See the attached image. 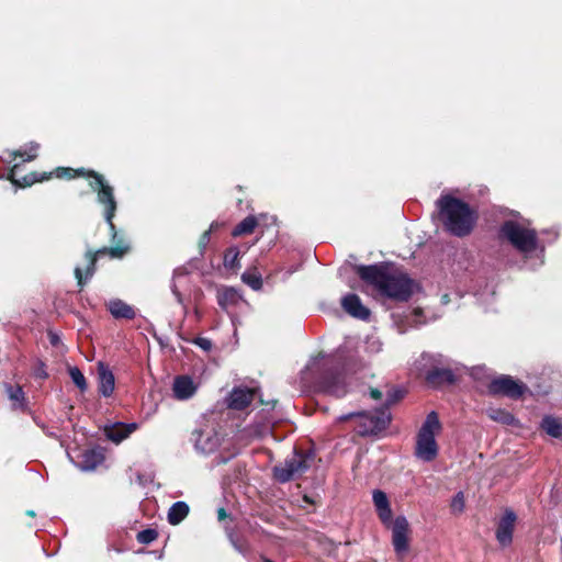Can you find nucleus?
Listing matches in <instances>:
<instances>
[{
    "instance_id": "obj_38",
    "label": "nucleus",
    "mask_w": 562,
    "mask_h": 562,
    "mask_svg": "<svg viewBox=\"0 0 562 562\" xmlns=\"http://www.w3.org/2000/svg\"><path fill=\"white\" fill-rule=\"evenodd\" d=\"M233 547L241 554L246 555L250 552V544L243 538H234L231 536Z\"/></svg>"
},
{
    "instance_id": "obj_45",
    "label": "nucleus",
    "mask_w": 562,
    "mask_h": 562,
    "mask_svg": "<svg viewBox=\"0 0 562 562\" xmlns=\"http://www.w3.org/2000/svg\"><path fill=\"white\" fill-rule=\"evenodd\" d=\"M370 396L373 398V400H380L382 398V392L378 389H371L370 390Z\"/></svg>"
},
{
    "instance_id": "obj_3",
    "label": "nucleus",
    "mask_w": 562,
    "mask_h": 562,
    "mask_svg": "<svg viewBox=\"0 0 562 562\" xmlns=\"http://www.w3.org/2000/svg\"><path fill=\"white\" fill-rule=\"evenodd\" d=\"M52 172L53 176L59 179L87 178L89 187L97 193V201L104 209L103 215L108 225L114 231L113 218L117 210V202L114 196L113 187L109 184L103 175L92 169H74L70 167H57Z\"/></svg>"
},
{
    "instance_id": "obj_19",
    "label": "nucleus",
    "mask_w": 562,
    "mask_h": 562,
    "mask_svg": "<svg viewBox=\"0 0 562 562\" xmlns=\"http://www.w3.org/2000/svg\"><path fill=\"white\" fill-rule=\"evenodd\" d=\"M372 499L379 519L384 526L389 527L392 522V509L387 495L381 490H374Z\"/></svg>"
},
{
    "instance_id": "obj_13",
    "label": "nucleus",
    "mask_w": 562,
    "mask_h": 562,
    "mask_svg": "<svg viewBox=\"0 0 562 562\" xmlns=\"http://www.w3.org/2000/svg\"><path fill=\"white\" fill-rule=\"evenodd\" d=\"M517 521V515L512 508H505L503 516L496 525L495 537L502 547H508L513 542V535Z\"/></svg>"
},
{
    "instance_id": "obj_34",
    "label": "nucleus",
    "mask_w": 562,
    "mask_h": 562,
    "mask_svg": "<svg viewBox=\"0 0 562 562\" xmlns=\"http://www.w3.org/2000/svg\"><path fill=\"white\" fill-rule=\"evenodd\" d=\"M241 280L244 283L249 285L252 290H260L262 288V278L261 274L257 272H244L241 276Z\"/></svg>"
},
{
    "instance_id": "obj_26",
    "label": "nucleus",
    "mask_w": 562,
    "mask_h": 562,
    "mask_svg": "<svg viewBox=\"0 0 562 562\" xmlns=\"http://www.w3.org/2000/svg\"><path fill=\"white\" fill-rule=\"evenodd\" d=\"M487 416L492 420L506 426H515L518 424L517 418L505 408H490L487 411Z\"/></svg>"
},
{
    "instance_id": "obj_40",
    "label": "nucleus",
    "mask_w": 562,
    "mask_h": 562,
    "mask_svg": "<svg viewBox=\"0 0 562 562\" xmlns=\"http://www.w3.org/2000/svg\"><path fill=\"white\" fill-rule=\"evenodd\" d=\"M33 375L36 379H42V380H45L48 378V373L46 371V364L43 361L38 360L36 362V364L33 368Z\"/></svg>"
},
{
    "instance_id": "obj_23",
    "label": "nucleus",
    "mask_w": 562,
    "mask_h": 562,
    "mask_svg": "<svg viewBox=\"0 0 562 562\" xmlns=\"http://www.w3.org/2000/svg\"><path fill=\"white\" fill-rule=\"evenodd\" d=\"M104 461V456L100 450L87 449L81 454L80 467L82 470H94Z\"/></svg>"
},
{
    "instance_id": "obj_4",
    "label": "nucleus",
    "mask_w": 562,
    "mask_h": 562,
    "mask_svg": "<svg viewBox=\"0 0 562 562\" xmlns=\"http://www.w3.org/2000/svg\"><path fill=\"white\" fill-rule=\"evenodd\" d=\"M110 232H111V241L113 246L111 247H101L97 250H87L85 254V258L88 261V265L85 270V274L82 272V269L80 267H76L74 270L75 278L77 280V284L79 285L80 290L83 289V286L87 284L88 280L93 277V274L97 271V262L100 257L109 256L112 259H121L126 254L131 251L130 244L122 237L119 236V233L116 231V226L114 225V231L109 225Z\"/></svg>"
},
{
    "instance_id": "obj_9",
    "label": "nucleus",
    "mask_w": 562,
    "mask_h": 562,
    "mask_svg": "<svg viewBox=\"0 0 562 562\" xmlns=\"http://www.w3.org/2000/svg\"><path fill=\"white\" fill-rule=\"evenodd\" d=\"M311 457V453L295 451L292 458L273 468V477L280 483L292 481L296 474H302L308 470V459Z\"/></svg>"
},
{
    "instance_id": "obj_24",
    "label": "nucleus",
    "mask_w": 562,
    "mask_h": 562,
    "mask_svg": "<svg viewBox=\"0 0 562 562\" xmlns=\"http://www.w3.org/2000/svg\"><path fill=\"white\" fill-rule=\"evenodd\" d=\"M216 297L217 304L223 310L236 305L240 300L239 293L234 288H223L218 290Z\"/></svg>"
},
{
    "instance_id": "obj_8",
    "label": "nucleus",
    "mask_w": 562,
    "mask_h": 562,
    "mask_svg": "<svg viewBox=\"0 0 562 562\" xmlns=\"http://www.w3.org/2000/svg\"><path fill=\"white\" fill-rule=\"evenodd\" d=\"M491 396H503L514 401L520 400L529 391L528 386L512 375L502 374L492 379L486 385Z\"/></svg>"
},
{
    "instance_id": "obj_43",
    "label": "nucleus",
    "mask_w": 562,
    "mask_h": 562,
    "mask_svg": "<svg viewBox=\"0 0 562 562\" xmlns=\"http://www.w3.org/2000/svg\"><path fill=\"white\" fill-rule=\"evenodd\" d=\"M119 426L123 428L124 431H127L128 430V436L135 431L137 429V424L135 423H132V424H124V423H119Z\"/></svg>"
},
{
    "instance_id": "obj_12",
    "label": "nucleus",
    "mask_w": 562,
    "mask_h": 562,
    "mask_svg": "<svg viewBox=\"0 0 562 562\" xmlns=\"http://www.w3.org/2000/svg\"><path fill=\"white\" fill-rule=\"evenodd\" d=\"M392 524V544L397 555L409 549V524L404 516H397Z\"/></svg>"
},
{
    "instance_id": "obj_32",
    "label": "nucleus",
    "mask_w": 562,
    "mask_h": 562,
    "mask_svg": "<svg viewBox=\"0 0 562 562\" xmlns=\"http://www.w3.org/2000/svg\"><path fill=\"white\" fill-rule=\"evenodd\" d=\"M68 373L75 385L80 390V392L83 393L88 390L87 380L78 367H69Z\"/></svg>"
},
{
    "instance_id": "obj_33",
    "label": "nucleus",
    "mask_w": 562,
    "mask_h": 562,
    "mask_svg": "<svg viewBox=\"0 0 562 562\" xmlns=\"http://www.w3.org/2000/svg\"><path fill=\"white\" fill-rule=\"evenodd\" d=\"M222 226V224L217 223V222H213L209 229H206L205 232H203L199 238V241H198V246H199V249H200V252L201 255L204 254L209 243H210V239H211V234L215 231H217L220 227Z\"/></svg>"
},
{
    "instance_id": "obj_35",
    "label": "nucleus",
    "mask_w": 562,
    "mask_h": 562,
    "mask_svg": "<svg viewBox=\"0 0 562 562\" xmlns=\"http://www.w3.org/2000/svg\"><path fill=\"white\" fill-rule=\"evenodd\" d=\"M158 538V531L156 529L147 528L139 531L136 539L142 544H149Z\"/></svg>"
},
{
    "instance_id": "obj_25",
    "label": "nucleus",
    "mask_w": 562,
    "mask_h": 562,
    "mask_svg": "<svg viewBox=\"0 0 562 562\" xmlns=\"http://www.w3.org/2000/svg\"><path fill=\"white\" fill-rule=\"evenodd\" d=\"M189 505L179 501L171 505L168 512V522L172 526L179 525L189 515Z\"/></svg>"
},
{
    "instance_id": "obj_2",
    "label": "nucleus",
    "mask_w": 562,
    "mask_h": 562,
    "mask_svg": "<svg viewBox=\"0 0 562 562\" xmlns=\"http://www.w3.org/2000/svg\"><path fill=\"white\" fill-rule=\"evenodd\" d=\"M438 218L443 229L452 236L463 238L474 231L479 213L469 203L452 194H441L436 201Z\"/></svg>"
},
{
    "instance_id": "obj_42",
    "label": "nucleus",
    "mask_w": 562,
    "mask_h": 562,
    "mask_svg": "<svg viewBox=\"0 0 562 562\" xmlns=\"http://www.w3.org/2000/svg\"><path fill=\"white\" fill-rule=\"evenodd\" d=\"M47 337H48L49 344L53 347H58L61 342L59 335L52 330L48 331Z\"/></svg>"
},
{
    "instance_id": "obj_18",
    "label": "nucleus",
    "mask_w": 562,
    "mask_h": 562,
    "mask_svg": "<svg viewBox=\"0 0 562 562\" xmlns=\"http://www.w3.org/2000/svg\"><path fill=\"white\" fill-rule=\"evenodd\" d=\"M425 381L431 387H441L456 382V375L451 369L434 367L426 372Z\"/></svg>"
},
{
    "instance_id": "obj_7",
    "label": "nucleus",
    "mask_w": 562,
    "mask_h": 562,
    "mask_svg": "<svg viewBox=\"0 0 562 562\" xmlns=\"http://www.w3.org/2000/svg\"><path fill=\"white\" fill-rule=\"evenodd\" d=\"M359 418L357 432L361 437L376 435L385 430L391 423V413L387 407H379L373 412H355L339 417L340 422Z\"/></svg>"
},
{
    "instance_id": "obj_16",
    "label": "nucleus",
    "mask_w": 562,
    "mask_h": 562,
    "mask_svg": "<svg viewBox=\"0 0 562 562\" xmlns=\"http://www.w3.org/2000/svg\"><path fill=\"white\" fill-rule=\"evenodd\" d=\"M98 391L104 397H110L115 389V378L109 366L102 361L97 364Z\"/></svg>"
},
{
    "instance_id": "obj_15",
    "label": "nucleus",
    "mask_w": 562,
    "mask_h": 562,
    "mask_svg": "<svg viewBox=\"0 0 562 562\" xmlns=\"http://www.w3.org/2000/svg\"><path fill=\"white\" fill-rule=\"evenodd\" d=\"M257 392V389L234 387L228 395L227 405L232 409L243 411L254 401Z\"/></svg>"
},
{
    "instance_id": "obj_27",
    "label": "nucleus",
    "mask_w": 562,
    "mask_h": 562,
    "mask_svg": "<svg viewBox=\"0 0 562 562\" xmlns=\"http://www.w3.org/2000/svg\"><path fill=\"white\" fill-rule=\"evenodd\" d=\"M540 428L552 438L562 437V423L553 416H544L541 420Z\"/></svg>"
},
{
    "instance_id": "obj_14",
    "label": "nucleus",
    "mask_w": 562,
    "mask_h": 562,
    "mask_svg": "<svg viewBox=\"0 0 562 562\" xmlns=\"http://www.w3.org/2000/svg\"><path fill=\"white\" fill-rule=\"evenodd\" d=\"M20 168H21L20 164L13 165V167L10 169L9 175H8V179L18 188H27L36 182L49 180L53 177V172L32 171V172L20 178L19 177Z\"/></svg>"
},
{
    "instance_id": "obj_39",
    "label": "nucleus",
    "mask_w": 562,
    "mask_h": 562,
    "mask_svg": "<svg viewBox=\"0 0 562 562\" xmlns=\"http://www.w3.org/2000/svg\"><path fill=\"white\" fill-rule=\"evenodd\" d=\"M202 436H203V434L199 432V438L195 440V447L204 452H210V451L214 450V448L217 445L216 440L213 441L211 439H207L205 442H203Z\"/></svg>"
},
{
    "instance_id": "obj_28",
    "label": "nucleus",
    "mask_w": 562,
    "mask_h": 562,
    "mask_svg": "<svg viewBox=\"0 0 562 562\" xmlns=\"http://www.w3.org/2000/svg\"><path fill=\"white\" fill-rule=\"evenodd\" d=\"M239 257H240V251H239L238 247H236V246L228 247L224 251V257H223V265H224L225 269L233 271V272H237V270L240 268Z\"/></svg>"
},
{
    "instance_id": "obj_48",
    "label": "nucleus",
    "mask_w": 562,
    "mask_h": 562,
    "mask_svg": "<svg viewBox=\"0 0 562 562\" xmlns=\"http://www.w3.org/2000/svg\"><path fill=\"white\" fill-rule=\"evenodd\" d=\"M261 561H262V562H273L272 560H270V559H268V558H266V557H261Z\"/></svg>"
},
{
    "instance_id": "obj_36",
    "label": "nucleus",
    "mask_w": 562,
    "mask_h": 562,
    "mask_svg": "<svg viewBox=\"0 0 562 562\" xmlns=\"http://www.w3.org/2000/svg\"><path fill=\"white\" fill-rule=\"evenodd\" d=\"M404 391L400 389H392L391 391L387 392L386 401L384 405H382L381 407H387V411L390 412V406L400 402L404 397Z\"/></svg>"
},
{
    "instance_id": "obj_31",
    "label": "nucleus",
    "mask_w": 562,
    "mask_h": 562,
    "mask_svg": "<svg viewBox=\"0 0 562 562\" xmlns=\"http://www.w3.org/2000/svg\"><path fill=\"white\" fill-rule=\"evenodd\" d=\"M104 434L109 440L116 443L121 442L122 440L128 437V430L124 431L122 426H119V423L105 426Z\"/></svg>"
},
{
    "instance_id": "obj_41",
    "label": "nucleus",
    "mask_w": 562,
    "mask_h": 562,
    "mask_svg": "<svg viewBox=\"0 0 562 562\" xmlns=\"http://www.w3.org/2000/svg\"><path fill=\"white\" fill-rule=\"evenodd\" d=\"M451 507L453 510H458V512H463L464 509V498H463V493L462 492H459L454 497H453V501L451 503Z\"/></svg>"
},
{
    "instance_id": "obj_29",
    "label": "nucleus",
    "mask_w": 562,
    "mask_h": 562,
    "mask_svg": "<svg viewBox=\"0 0 562 562\" xmlns=\"http://www.w3.org/2000/svg\"><path fill=\"white\" fill-rule=\"evenodd\" d=\"M258 225V221L254 215H248L240 223H238L234 229L232 231V235L234 237L243 236L251 234L256 226Z\"/></svg>"
},
{
    "instance_id": "obj_21",
    "label": "nucleus",
    "mask_w": 562,
    "mask_h": 562,
    "mask_svg": "<svg viewBox=\"0 0 562 562\" xmlns=\"http://www.w3.org/2000/svg\"><path fill=\"white\" fill-rule=\"evenodd\" d=\"M195 390L196 387L190 376L179 375L175 379L173 393L176 398L188 400L194 394Z\"/></svg>"
},
{
    "instance_id": "obj_10",
    "label": "nucleus",
    "mask_w": 562,
    "mask_h": 562,
    "mask_svg": "<svg viewBox=\"0 0 562 562\" xmlns=\"http://www.w3.org/2000/svg\"><path fill=\"white\" fill-rule=\"evenodd\" d=\"M311 457V453L295 451L292 458L273 468V477L280 483L292 481L296 474H302L308 470V459Z\"/></svg>"
},
{
    "instance_id": "obj_30",
    "label": "nucleus",
    "mask_w": 562,
    "mask_h": 562,
    "mask_svg": "<svg viewBox=\"0 0 562 562\" xmlns=\"http://www.w3.org/2000/svg\"><path fill=\"white\" fill-rule=\"evenodd\" d=\"M40 145L30 143L24 149H18L10 154L13 160L20 158L22 162L32 161L37 157Z\"/></svg>"
},
{
    "instance_id": "obj_47",
    "label": "nucleus",
    "mask_w": 562,
    "mask_h": 562,
    "mask_svg": "<svg viewBox=\"0 0 562 562\" xmlns=\"http://www.w3.org/2000/svg\"><path fill=\"white\" fill-rule=\"evenodd\" d=\"M25 514H26L27 516H30V517H35V516H36L35 512H34V510H32V509L26 510V513H25Z\"/></svg>"
},
{
    "instance_id": "obj_37",
    "label": "nucleus",
    "mask_w": 562,
    "mask_h": 562,
    "mask_svg": "<svg viewBox=\"0 0 562 562\" xmlns=\"http://www.w3.org/2000/svg\"><path fill=\"white\" fill-rule=\"evenodd\" d=\"M180 338L182 340H186L188 342H192V344L199 346L204 351H210L213 347L212 340L206 337H196L194 339H189V338H184L182 335H180Z\"/></svg>"
},
{
    "instance_id": "obj_5",
    "label": "nucleus",
    "mask_w": 562,
    "mask_h": 562,
    "mask_svg": "<svg viewBox=\"0 0 562 562\" xmlns=\"http://www.w3.org/2000/svg\"><path fill=\"white\" fill-rule=\"evenodd\" d=\"M442 429L438 414L432 411L427 416L416 436L415 456L424 462H431L438 457L436 435Z\"/></svg>"
},
{
    "instance_id": "obj_22",
    "label": "nucleus",
    "mask_w": 562,
    "mask_h": 562,
    "mask_svg": "<svg viewBox=\"0 0 562 562\" xmlns=\"http://www.w3.org/2000/svg\"><path fill=\"white\" fill-rule=\"evenodd\" d=\"M3 386L9 400L12 401V408L26 412L27 401L23 389L20 385H12L10 383H4Z\"/></svg>"
},
{
    "instance_id": "obj_6",
    "label": "nucleus",
    "mask_w": 562,
    "mask_h": 562,
    "mask_svg": "<svg viewBox=\"0 0 562 562\" xmlns=\"http://www.w3.org/2000/svg\"><path fill=\"white\" fill-rule=\"evenodd\" d=\"M498 238L507 240L521 254H532L538 248V234L533 228H527L518 222L507 220L498 231Z\"/></svg>"
},
{
    "instance_id": "obj_46",
    "label": "nucleus",
    "mask_w": 562,
    "mask_h": 562,
    "mask_svg": "<svg viewBox=\"0 0 562 562\" xmlns=\"http://www.w3.org/2000/svg\"><path fill=\"white\" fill-rule=\"evenodd\" d=\"M260 403L262 405H266V406H270V408H274L276 404H277V400H271V401H263L262 398H260Z\"/></svg>"
},
{
    "instance_id": "obj_11",
    "label": "nucleus",
    "mask_w": 562,
    "mask_h": 562,
    "mask_svg": "<svg viewBox=\"0 0 562 562\" xmlns=\"http://www.w3.org/2000/svg\"><path fill=\"white\" fill-rule=\"evenodd\" d=\"M318 385L324 393L341 397L346 394V384L341 371V363H336L325 369L319 379Z\"/></svg>"
},
{
    "instance_id": "obj_20",
    "label": "nucleus",
    "mask_w": 562,
    "mask_h": 562,
    "mask_svg": "<svg viewBox=\"0 0 562 562\" xmlns=\"http://www.w3.org/2000/svg\"><path fill=\"white\" fill-rule=\"evenodd\" d=\"M108 311L115 319H134L136 312L133 306L128 305L120 299L111 300L106 304Z\"/></svg>"
},
{
    "instance_id": "obj_17",
    "label": "nucleus",
    "mask_w": 562,
    "mask_h": 562,
    "mask_svg": "<svg viewBox=\"0 0 562 562\" xmlns=\"http://www.w3.org/2000/svg\"><path fill=\"white\" fill-rule=\"evenodd\" d=\"M341 306L352 317L367 321L370 317V310L366 307L360 297L355 293H349L341 299Z\"/></svg>"
},
{
    "instance_id": "obj_44",
    "label": "nucleus",
    "mask_w": 562,
    "mask_h": 562,
    "mask_svg": "<svg viewBox=\"0 0 562 562\" xmlns=\"http://www.w3.org/2000/svg\"><path fill=\"white\" fill-rule=\"evenodd\" d=\"M227 517H228V514H227L226 509L223 507H220L217 509V519L220 521H222V520L226 519Z\"/></svg>"
},
{
    "instance_id": "obj_1",
    "label": "nucleus",
    "mask_w": 562,
    "mask_h": 562,
    "mask_svg": "<svg viewBox=\"0 0 562 562\" xmlns=\"http://www.w3.org/2000/svg\"><path fill=\"white\" fill-rule=\"evenodd\" d=\"M358 277L381 296L394 302H407L418 284L403 269L391 262L355 266Z\"/></svg>"
}]
</instances>
